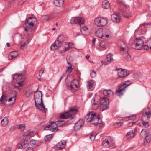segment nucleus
Wrapping results in <instances>:
<instances>
[{"label": "nucleus", "instance_id": "f257e3e1", "mask_svg": "<svg viewBox=\"0 0 151 151\" xmlns=\"http://www.w3.org/2000/svg\"><path fill=\"white\" fill-rule=\"evenodd\" d=\"M86 119L92 124L98 125L101 127L103 125L102 122L101 121L98 115L96 114L93 113L92 112H89L86 116Z\"/></svg>", "mask_w": 151, "mask_h": 151}, {"label": "nucleus", "instance_id": "f03ea898", "mask_svg": "<svg viewBox=\"0 0 151 151\" xmlns=\"http://www.w3.org/2000/svg\"><path fill=\"white\" fill-rule=\"evenodd\" d=\"M26 72L23 71L20 73H15L13 75V80H16L17 81V83L16 84L15 87H22L24 84V80L26 78Z\"/></svg>", "mask_w": 151, "mask_h": 151}, {"label": "nucleus", "instance_id": "7ed1b4c3", "mask_svg": "<svg viewBox=\"0 0 151 151\" xmlns=\"http://www.w3.org/2000/svg\"><path fill=\"white\" fill-rule=\"evenodd\" d=\"M65 83L67 86L70 88L73 91L76 92L77 90L79 84L77 79L67 76L65 80Z\"/></svg>", "mask_w": 151, "mask_h": 151}, {"label": "nucleus", "instance_id": "20e7f679", "mask_svg": "<svg viewBox=\"0 0 151 151\" xmlns=\"http://www.w3.org/2000/svg\"><path fill=\"white\" fill-rule=\"evenodd\" d=\"M34 100L35 106L37 109L40 110L44 111L45 113L47 111V109L45 107L44 104L43 103L42 97L40 99H35Z\"/></svg>", "mask_w": 151, "mask_h": 151}, {"label": "nucleus", "instance_id": "39448f33", "mask_svg": "<svg viewBox=\"0 0 151 151\" xmlns=\"http://www.w3.org/2000/svg\"><path fill=\"white\" fill-rule=\"evenodd\" d=\"M100 99V108L101 111L108 109L109 107V100L108 99H106L105 97L100 98L98 96Z\"/></svg>", "mask_w": 151, "mask_h": 151}, {"label": "nucleus", "instance_id": "423d86ee", "mask_svg": "<svg viewBox=\"0 0 151 151\" xmlns=\"http://www.w3.org/2000/svg\"><path fill=\"white\" fill-rule=\"evenodd\" d=\"M64 36L62 35H59L58 37V40L55 41L54 44L51 46L52 50H54L60 47L63 42Z\"/></svg>", "mask_w": 151, "mask_h": 151}, {"label": "nucleus", "instance_id": "0eeeda50", "mask_svg": "<svg viewBox=\"0 0 151 151\" xmlns=\"http://www.w3.org/2000/svg\"><path fill=\"white\" fill-rule=\"evenodd\" d=\"M95 24L99 27L105 26L107 24V20L105 18H96L94 20Z\"/></svg>", "mask_w": 151, "mask_h": 151}, {"label": "nucleus", "instance_id": "6e6552de", "mask_svg": "<svg viewBox=\"0 0 151 151\" xmlns=\"http://www.w3.org/2000/svg\"><path fill=\"white\" fill-rule=\"evenodd\" d=\"M141 136L143 137H145L144 140V144H147L149 143L151 140V135L150 134H147L146 130L145 129H143L142 130L140 133Z\"/></svg>", "mask_w": 151, "mask_h": 151}, {"label": "nucleus", "instance_id": "1a4fd4ad", "mask_svg": "<svg viewBox=\"0 0 151 151\" xmlns=\"http://www.w3.org/2000/svg\"><path fill=\"white\" fill-rule=\"evenodd\" d=\"M84 22V19L82 17H73L70 20V23L71 24H77L81 25L83 24Z\"/></svg>", "mask_w": 151, "mask_h": 151}, {"label": "nucleus", "instance_id": "9d476101", "mask_svg": "<svg viewBox=\"0 0 151 151\" xmlns=\"http://www.w3.org/2000/svg\"><path fill=\"white\" fill-rule=\"evenodd\" d=\"M21 143L18 144L17 145V147L18 148H25L29 144V141L28 138L22 139L21 141Z\"/></svg>", "mask_w": 151, "mask_h": 151}, {"label": "nucleus", "instance_id": "9b49d317", "mask_svg": "<svg viewBox=\"0 0 151 151\" xmlns=\"http://www.w3.org/2000/svg\"><path fill=\"white\" fill-rule=\"evenodd\" d=\"M78 110L76 109L73 107H71L69 109V110L67 112L68 113V114L69 116V118L72 117L74 118L75 116V115L78 112Z\"/></svg>", "mask_w": 151, "mask_h": 151}, {"label": "nucleus", "instance_id": "f8f14e48", "mask_svg": "<svg viewBox=\"0 0 151 151\" xmlns=\"http://www.w3.org/2000/svg\"><path fill=\"white\" fill-rule=\"evenodd\" d=\"M115 70H118L119 76L121 78L125 77L128 76L129 74L128 71L125 69H116Z\"/></svg>", "mask_w": 151, "mask_h": 151}, {"label": "nucleus", "instance_id": "ddd939ff", "mask_svg": "<svg viewBox=\"0 0 151 151\" xmlns=\"http://www.w3.org/2000/svg\"><path fill=\"white\" fill-rule=\"evenodd\" d=\"M94 103L92 105L93 110H96L99 106L100 104V99L98 96L95 97L93 100Z\"/></svg>", "mask_w": 151, "mask_h": 151}, {"label": "nucleus", "instance_id": "4468645a", "mask_svg": "<svg viewBox=\"0 0 151 151\" xmlns=\"http://www.w3.org/2000/svg\"><path fill=\"white\" fill-rule=\"evenodd\" d=\"M66 142L65 140L61 141L55 146V149L56 150H60L65 147Z\"/></svg>", "mask_w": 151, "mask_h": 151}, {"label": "nucleus", "instance_id": "2eb2a0df", "mask_svg": "<svg viewBox=\"0 0 151 151\" xmlns=\"http://www.w3.org/2000/svg\"><path fill=\"white\" fill-rule=\"evenodd\" d=\"M142 118L144 119V117H146L147 119H148L151 115V110L149 108L145 109L142 111Z\"/></svg>", "mask_w": 151, "mask_h": 151}, {"label": "nucleus", "instance_id": "dca6fc26", "mask_svg": "<svg viewBox=\"0 0 151 151\" xmlns=\"http://www.w3.org/2000/svg\"><path fill=\"white\" fill-rule=\"evenodd\" d=\"M84 123V120L83 119L80 120L75 124L74 127V129L76 131L78 130Z\"/></svg>", "mask_w": 151, "mask_h": 151}, {"label": "nucleus", "instance_id": "f3484780", "mask_svg": "<svg viewBox=\"0 0 151 151\" xmlns=\"http://www.w3.org/2000/svg\"><path fill=\"white\" fill-rule=\"evenodd\" d=\"M119 45L121 51L124 52H127L128 50V47L126 46L125 43L123 41H120Z\"/></svg>", "mask_w": 151, "mask_h": 151}, {"label": "nucleus", "instance_id": "a211bd4d", "mask_svg": "<svg viewBox=\"0 0 151 151\" xmlns=\"http://www.w3.org/2000/svg\"><path fill=\"white\" fill-rule=\"evenodd\" d=\"M36 19L34 18L33 17H30L28 18V19L27 20L25 23V25L27 28H30L31 30L32 29V27L34 25V24L33 22L31 21H30V20L31 19Z\"/></svg>", "mask_w": 151, "mask_h": 151}, {"label": "nucleus", "instance_id": "6ab92c4d", "mask_svg": "<svg viewBox=\"0 0 151 151\" xmlns=\"http://www.w3.org/2000/svg\"><path fill=\"white\" fill-rule=\"evenodd\" d=\"M102 144L103 145L106 147H109L114 145L113 143L110 140H109L107 139H105L103 140Z\"/></svg>", "mask_w": 151, "mask_h": 151}, {"label": "nucleus", "instance_id": "aec40b11", "mask_svg": "<svg viewBox=\"0 0 151 151\" xmlns=\"http://www.w3.org/2000/svg\"><path fill=\"white\" fill-rule=\"evenodd\" d=\"M113 61V59L112 57V55L109 53L106 56L105 61L104 62V64L107 65L109 64L111 62Z\"/></svg>", "mask_w": 151, "mask_h": 151}, {"label": "nucleus", "instance_id": "412c9836", "mask_svg": "<svg viewBox=\"0 0 151 151\" xmlns=\"http://www.w3.org/2000/svg\"><path fill=\"white\" fill-rule=\"evenodd\" d=\"M144 45L136 43L135 42L131 45L132 48L137 50H141L142 47L144 48Z\"/></svg>", "mask_w": 151, "mask_h": 151}, {"label": "nucleus", "instance_id": "4be33fe9", "mask_svg": "<svg viewBox=\"0 0 151 151\" xmlns=\"http://www.w3.org/2000/svg\"><path fill=\"white\" fill-rule=\"evenodd\" d=\"M145 25H148V23H144L140 25V26L135 31V32L139 34L142 33V32H143V29L145 28Z\"/></svg>", "mask_w": 151, "mask_h": 151}, {"label": "nucleus", "instance_id": "5701e85b", "mask_svg": "<svg viewBox=\"0 0 151 151\" xmlns=\"http://www.w3.org/2000/svg\"><path fill=\"white\" fill-rule=\"evenodd\" d=\"M130 84L131 83H128L127 82H126L119 86L118 89L124 91L125 88Z\"/></svg>", "mask_w": 151, "mask_h": 151}, {"label": "nucleus", "instance_id": "b1692460", "mask_svg": "<svg viewBox=\"0 0 151 151\" xmlns=\"http://www.w3.org/2000/svg\"><path fill=\"white\" fill-rule=\"evenodd\" d=\"M52 126V124L48 125L45 127L44 129L45 130H49L52 132L57 131L58 130L57 127H54V126H53V127L50 128V127Z\"/></svg>", "mask_w": 151, "mask_h": 151}, {"label": "nucleus", "instance_id": "393cba45", "mask_svg": "<svg viewBox=\"0 0 151 151\" xmlns=\"http://www.w3.org/2000/svg\"><path fill=\"white\" fill-rule=\"evenodd\" d=\"M111 19L114 22H119L120 21V18L118 15L114 14L112 15Z\"/></svg>", "mask_w": 151, "mask_h": 151}, {"label": "nucleus", "instance_id": "a878e982", "mask_svg": "<svg viewBox=\"0 0 151 151\" xmlns=\"http://www.w3.org/2000/svg\"><path fill=\"white\" fill-rule=\"evenodd\" d=\"M35 134V132L31 130L27 131L26 132L24 133L23 135L24 136H29L31 137H34Z\"/></svg>", "mask_w": 151, "mask_h": 151}, {"label": "nucleus", "instance_id": "bb28decb", "mask_svg": "<svg viewBox=\"0 0 151 151\" xmlns=\"http://www.w3.org/2000/svg\"><path fill=\"white\" fill-rule=\"evenodd\" d=\"M64 1V0H54V3L56 6L60 7L63 6Z\"/></svg>", "mask_w": 151, "mask_h": 151}, {"label": "nucleus", "instance_id": "cd10ccee", "mask_svg": "<svg viewBox=\"0 0 151 151\" xmlns=\"http://www.w3.org/2000/svg\"><path fill=\"white\" fill-rule=\"evenodd\" d=\"M113 92L111 90H105L103 92L104 95L106 96H110L113 94Z\"/></svg>", "mask_w": 151, "mask_h": 151}, {"label": "nucleus", "instance_id": "c85d7f7f", "mask_svg": "<svg viewBox=\"0 0 151 151\" xmlns=\"http://www.w3.org/2000/svg\"><path fill=\"white\" fill-rule=\"evenodd\" d=\"M18 55V52L17 51H12L10 52L9 55V58L12 60L16 57Z\"/></svg>", "mask_w": 151, "mask_h": 151}, {"label": "nucleus", "instance_id": "c756f323", "mask_svg": "<svg viewBox=\"0 0 151 151\" xmlns=\"http://www.w3.org/2000/svg\"><path fill=\"white\" fill-rule=\"evenodd\" d=\"M73 44L71 43H68L65 42L64 44L65 45V48L64 50H63L62 51L66 52L69 50L70 48H72V47L71 46H72V45Z\"/></svg>", "mask_w": 151, "mask_h": 151}, {"label": "nucleus", "instance_id": "7c9ffc66", "mask_svg": "<svg viewBox=\"0 0 151 151\" xmlns=\"http://www.w3.org/2000/svg\"><path fill=\"white\" fill-rule=\"evenodd\" d=\"M96 35L98 37L102 38L103 39H105V36L104 35H103L101 32V31L100 30L98 29L96 32Z\"/></svg>", "mask_w": 151, "mask_h": 151}, {"label": "nucleus", "instance_id": "2f4dec72", "mask_svg": "<svg viewBox=\"0 0 151 151\" xmlns=\"http://www.w3.org/2000/svg\"><path fill=\"white\" fill-rule=\"evenodd\" d=\"M149 48L151 49V39L147 41V45L144 46V49L145 50H147Z\"/></svg>", "mask_w": 151, "mask_h": 151}, {"label": "nucleus", "instance_id": "473e14b6", "mask_svg": "<svg viewBox=\"0 0 151 151\" xmlns=\"http://www.w3.org/2000/svg\"><path fill=\"white\" fill-rule=\"evenodd\" d=\"M102 6L104 8L108 9L110 7V4L108 1L105 0L102 2Z\"/></svg>", "mask_w": 151, "mask_h": 151}, {"label": "nucleus", "instance_id": "72a5a7b5", "mask_svg": "<svg viewBox=\"0 0 151 151\" xmlns=\"http://www.w3.org/2000/svg\"><path fill=\"white\" fill-rule=\"evenodd\" d=\"M135 136V133L133 130H131L127 134V137L128 138H132Z\"/></svg>", "mask_w": 151, "mask_h": 151}, {"label": "nucleus", "instance_id": "f704fd0d", "mask_svg": "<svg viewBox=\"0 0 151 151\" xmlns=\"http://www.w3.org/2000/svg\"><path fill=\"white\" fill-rule=\"evenodd\" d=\"M65 122L64 121L58 120L55 122V123L57 127H61L65 124Z\"/></svg>", "mask_w": 151, "mask_h": 151}, {"label": "nucleus", "instance_id": "c9c22d12", "mask_svg": "<svg viewBox=\"0 0 151 151\" xmlns=\"http://www.w3.org/2000/svg\"><path fill=\"white\" fill-rule=\"evenodd\" d=\"M40 93L36 92L34 96V99H39L41 98L42 97V92L41 91H39Z\"/></svg>", "mask_w": 151, "mask_h": 151}, {"label": "nucleus", "instance_id": "e433bc0d", "mask_svg": "<svg viewBox=\"0 0 151 151\" xmlns=\"http://www.w3.org/2000/svg\"><path fill=\"white\" fill-rule=\"evenodd\" d=\"M2 125L4 126L7 125L8 123V119L6 117H5L1 121Z\"/></svg>", "mask_w": 151, "mask_h": 151}, {"label": "nucleus", "instance_id": "4c0bfd02", "mask_svg": "<svg viewBox=\"0 0 151 151\" xmlns=\"http://www.w3.org/2000/svg\"><path fill=\"white\" fill-rule=\"evenodd\" d=\"M68 113L67 112H65L64 114H61L60 117L61 119H66L69 118V116L68 114Z\"/></svg>", "mask_w": 151, "mask_h": 151}, {"label": "nucleus", "instance_id": "58836bf2", "mask_svg": "<svg viewBox=\"0 0 151 151\" xmlns=\"http://www.w3.org/2000/svg\"><path fill=\"white\" fill-rule=\"evenodd\" d=\"M124 91L122 90L117 89L116 91V94L118 96L121 97L123 96L124 94Z\"/></svg>", "mask_w": 151, "mask_h": 151}, {"label": "nucleus", "instance_id": "ea45409f", "mask_svg": "<svg viewBox=\"0 0 151 151\" xmlns=\"http://www.w3.org/2000/svg\"><path fill=\"white\" fill-rule=\"evenodd\" d=\"M66 60L68 64L69 65H71V63L73 60L72 57L70 56H68L66 58Z\"/></svg>", "mask_w": 151, "mask_h": 151}, {"label": "nucleus", "instance_id": "a19ab883", "mask_svg": "<svg viewBox=\"0 0 151 151\" xmlns=\"http://www.w3.org/2000/svg\"><path fill=\"white\" fill-rule=\"evenodd\" d=\"M53 137V135L52 134H49L46 135L44 139L45 141L48 142L50 141Z\"/></svg>", "mask_w": 151, "mask_h": 151}, {"label": "nucleus", "instance_id": "79ce46f5", "mask_svg": "<svg viewBox=\"0 0 151 151\" xmlns=\"http://www.w3.org/2000/svg\"><path fill=\"white\" fill-rule=\"evenodd\" d=\"M93 82L92 80H90L87 82V88L88 89H90L93 86Z\"/></svg>", "mask_w": 151, "mask_h": 151}, {"label": "nucleus", "instance_id": "37998d69", "mask_svg": "<svg viewBox=\"0 0 151 151\" xmlns=\"http://www.w3.org/2000/svg\"><path fill=\"white\" fill-rule=\"evenodd\" d=\"M104 32L105 34L111 35L112 34V30L109 28H105L103 29Z\"/></svg>", "mask_w": 151, "mask_h": 151}, {"label": "nucleus", "instance_id": "c03bdc74", "mask_svg": "<svg viewBox=\"0 0 151 151\" xmlns=\"http://www.w3.org/2000/svg\"><path fill=\"white\" fill-rule=\"evenodd\" d=\"M125 53L124 54L123 57L127 60H129L130 58V56L128 54V50L127 52H124Z\"/></svg>", "mask_w": 151, "mask_h": 151}, {"label": "nucleus", "instance_id": "a18cd8bd", "mask_svg": "<svg viewBox=\"0 0 151 151\" xmlns=\"http://www.w3.org/2000/svg\"><path fill=\"white\" fill-rule=\"evenodd\" d=\"M136 43L140 44H141L144 45V44L143 41L140 38H136V40L134 42Z\"/></svg>", "mask_w": 151, "mask_h": 151}, {"label": "nucleus", "instance_id": "49530a36", "mask_svg": "<svg viewBox=\"0 0 151 151\" xmlns=\"http://www.w3.org/2000/svg\"><path fill=\"white\" fill-rule=\"evenodd\" d=\"M101 47L105 49L108 47V45L107 44L104 42H102L100 44Z\"/></svg>", "mask_w": 151, "mask_h": 151}, {"label": "nucleus", "instance_id": "de8ad7c7", "mask_svg": "<svg viewBox=\"0 0 151 151\" xmlns=\"http://www.w3.org/2000/svg\"><path fill=\"white\" fill-rule=\"evenodd\" d=\"M16 93L15 92H12L10 93L9 95V96L13 99H14V101H15L16 99Z\"/></svg>", "mask_w": 151, "mask_h": 151}, {"label": "nucleus", "instance_id": "09e8293b", "mask_svg": "<svg viewBox=\"0 0 151 151\" xmlns=\"http://www.w3.org/2000/svg\"><path fill=\"white\" fill-rule=\"evenodd\" d=\"M70 66L68 67L67 68V69L66 70V73H69L71 72L72 69L73 68L72 67V64L71 65H69Z\"/></svg>", "mask_w": 151, "mask_h": 151}, {"label": "nucleus", "instance_id": "8fccbe9b", "mask_svg": "<svg viewBox=\"0 0 151 151\" xmlns=\"http://www.w3.org/2000/svg\"><path fill=\"white\" fill-rule=\"evenodd\" d=\"M142 123L143 126L145 128H147L149 126V123L147 122H146L144 121H142Z\"/></svg>", "mask_w": 151, "mask_h": 151}, {"label": "nucleus", "instance_id": "3c124183", "mask_svg": "<svg viewBox=\"0 0 151 151\" xmlns=\"http://www.w3.org/2000/svg\"><path fill=\"white\" fill-rule=\"evenodd\" d=\"M96 136V133H93L90 135L89 138L92 141H93L94 140Z\"/></svg>", "mask_w": 151, "mask_h": 151}, {"label": "nucleus", "instance_id": "603ef678", "mask_svg": "<svg viewBox=\"0 0 151 151\" xmlns=\"http://www.w3.org/2000/svg\"><path fill=\"white\" fill-rule=\"evenodd\" d=\"M88 29V28L86 26L84 27H82L80 28V30L82 33L84 31H86V30H87Z\"/></svg>", "mask_w": 151, "mask_h": 151}, {"label": "nucleus", "instance_id": "864d4df0", "mask_svg": "<svg viewBox=\"0 0 151 151\" xmlns=\"http://www.w3.org/2000/svg\"><path fill=\"white\" fill-rule=\"evenodd\" d=\"M90 75L91 77L92 78H94L96 75V73L94 70H93L92 72L90 73Z\"/></svg>", "mask_w": 151, "mask_h": 151}, {"label": "nucleus", "instance_id": "5fc2aeb1", "mask_svg": "<svg viewBox=\"0 0 151 151\" xmlns=\"http://www.w3.org/2000/svg\"><path fill=\"white\" fill-rule=\"evenodd\" d=\"M122 14L126 18H128L131 16L130 14L128 12H124Z\"/></svg>", "mask_w": 151, "mask_h": 151}, {"label": "nucleus", "instance_id": "6e6d98bb", "mask_svg": "<svg viewBox=\"0 0 151 151\" xmlns=\"http://www.w3.org/2000/svg\"><path fill=\"white\" fill-rule=\"evenodd\" d=\"M19 128L22 130H23L25 129V126L24 124H21L19 125Z\"/></svg>", "mask_w": 151, "mask_h": 151}, {"label": "nucleus", "instance_id": "4d7b16f0", "mask_svg": "<svg viewBox=\"0 0 151 151\" xmlns=\"http://www.w3.org/2000/svg\"><path fill=\"white\" fill-rule=\"evenodd\" d=\"M42 18L44 20L46 21L50 20L49 19V15H45L42 17Z\"/></svg>", "mask_w": 151, "mask_h": 151}, {"label": "nucleus", "instance_id": "13d9d810", "mask_svg": "<svg viewBox=\"0 0 151 151\" xmlns=\"http://www.w3.org/2000/svg\"><path fill=\"white\" fill-rule=\"evenodd\" d=\"M49 15V19L50 20H51L55 17V16L53 14H51Z\"/></svg>", "mask_w": 151, "mask_h": 151}, {"label": "nucleus", "instance_id": "bf43d9fd", "mask_svg": "<svg viewBox=\"0 0 151 151\" xmlns=\"http://www.w3.org/2000/svg\"><path fill=\"white\" fill-rule=\"evenodd\" d=\"M29 143L30 142L31 144L32 145H35L37 142V140L34 139H32L30 141L29 140Z\"/></svg>", "mask_w": 151, "mask_h": 151}, {"label": "nucleus", "instance_id": "052dcab7", "mask_svg": "<svg viewBox=\"0 0 151 151\" xmlns=\"http://www.w3.org/2000/svg\"><path fill=\"white\" fill-rule=\"evenodd\" d=\"M4 99L5 100V101H6L7 100V99L4 96V94H3L0 98V101L1 102Z\"/></svg>", "mask_w": 151, "mask_h": 151}, {"label": "nucleus", "instance_id": "680f3d73", "mask_svg": "<svg viewBox=\"0 0 151 151\" xmlns=\"http://www.w3.org/2000/svg\"><path fill=\"white\" fill-rule=\"evenodd\" d=\"M44 71V68H42L39 71V76H40V75H42Z\"/></svg>", "mask_w": 151, "mask_h": 151}, {"label": "nucleus", "instance_id": "e2e57ef3", "mask_svg": "<svg viewBox=\"0 0 151 151\" xmlns=\"http://www.w3.org/2000/svg\"><path fill=\"white\" fill-rule=\"evenodd\" d=\"M65 76V74H63L62 76H61L60 77L59 81H58V83H60L61 80Z\"/></svg>", "mask_w": 151, "mask_h": 151}, {"label": "nucleus", "instance_id": "0e129e2a", "mask_svg": "<svg viewBox=\"0 0 151 151\" xmlns=\"http://www.w3.org/2000/svg\"><path fill=\"white\" fill-rule=\"evenodd\" d=\"M115 124H117L118 127H120L122 125L123 123L122 122H119L116 123Z\"/></svg>", "mask_w": 151, "mask_h": 151}, {"label": "nucleus", "instance_id": "69168bd1", "mask_svg": "<svg viewBox=\"0 0 151 151\" xmlns=\"http://www.w3.org/2000/svg\"><path fill=\"white\" fill-rule=\"evenodd\" d=\"M26 151H33V149L32 147H28Z\"/></svg>", "mask_w": 151, "mask_h": 151}, {"label": "nucleus", "instance_id": "338daca9", "mask_svg": "<svg viewBox=\"0 0 151 151\" xmlns=\"http://www.w3.org/2000/svg\"><path fill=\"white\" fill-rule=\"evenodd\" d=\"M136 117V115H133L132 116H130L129 118V119H135Z\"/></svg>", "mask_w": 151, "mask_h": 151}, {"label": "nucleus", "instance_id": "774afa93", "mask_svg": "<svg viewBox=\"0 0 151 151\" xmlns=\"http://www.w3.org/2000/svg\"><path fill=\"white\" fill-rule=\"evenodd\" d=\"M26 45L25 43H24V44L21 45V49L22 50H24V47L25 46H26Z\"/></svg>", "mask_w": 151, "mask_h": 151}]
</instances>
